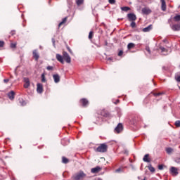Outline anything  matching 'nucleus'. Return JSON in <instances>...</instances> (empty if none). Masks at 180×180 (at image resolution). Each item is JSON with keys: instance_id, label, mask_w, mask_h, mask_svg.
<instances>
[{"instance_id": "1", "label": "nucleus", "mask_w": 180, "mask_h": 180, "mask_svg": "<svg viewBox=\"0 0 180 180\" xmlns=\"http://www.w3.org/2000/svg\"><path fill=\"white\" fill-rule=\"evenodd\" d=\"M86 176V174L84 173V172H79L75 175H73L72 178L74 180H82Z\"/></svg>"}, {"instance_id": "2", "label": "nucleus", "mask_w": 180, "mask_h": 180, "mask_svg": "<svg viewBox=\"0 0 180 180\" xmlns=\"http://www.w3.org/2000/svg\"><path fill=\"white\" fill-rule=\"evenodd\" d=\"M108 150V146L106 144L103 143L100 146H98L96 149V151L98 153H106Z\"/></svg>"}, {"instance_id": "3", "label": "nucleus", "mask_w": 180, "mask_h": 180, "mask_svg": "<svg viewBox=\"0 0 180 180\" xmlns=\"http://www.w3.org/2000/svg\"><path fill=\"white\" fill-rule=\"evenodd\" d=\"M128 20L129 22H134V20H137V16H136V14L133 13H129L127 14Z\"/></svg>"}, {"instance_id": "4", "label": "nucleus", "mask_w": 180, "mask_h": 180, "mask_svg": "<svg viewBox=\"0 0 180 180\" xmlns=\"http://www.w3.org/2000/svg\"><path fill=\"white\" fill-rule=\"evenodd\" d=\"M63 60H65L68 64L71 63V57H70V55H68L67 52H63Z\"/></svg>"}, {"instance_id": "5", "label": "nucleus", "mask_w": 180, "mask_h": 180, "mask_svg": "<svg viewBox=\"0 0 180 180\" xmlns=\"http://www.w3.org/2000/svg\"><path fill=\"white\" fill-rule=\"evenodd\" d=\"M37 92H38V94H43V84L40 83L37 84Z\"/></svg>"}, {"instance_id": "6", "label": "nucleus", "mask_w": 180, "mask_h": 180, "mask_svg": "<svg viewBox=\"0 0 180 180\" xmlns=\"http://www.w3.org/2000/svg\"><path fill=\"white\" fill-rule=\"evenodd\" d=\"M102 170V168L101 167H96L94 168H92L91 172H92V174H98V172H100V171Z\"/></svg>"}, {"instance_id": "7", "label": "nucleus", "mask_w": 180, "mask_h": 180, "mask_svg": "<svg viewBox=\"0 0 180 180\" xmlns=\"http://www.w3.org/2000/svg\"><path fill=\"white\" fill-rule=\"evenodd\" d=\"M178 168L174 167H172L170 168V172L171 174H172L173 175H174L176 176V175H178Z\"/></svg>"}, {"instance_id": "8", "label": "nucleus", "mask_w": 180, "mask_h": 180, "mask_svg": "<svg viewBox=\"0 0 180 180\" xmlns=\"http://www.w3.org/2000/svg\"><path fill=\"white\" fill-rule=\"evenodd\" d=\"M24 82V88H28L29 86H30V81L29 80V78L25 77Z\"/></svg>"}, {"instance_id": "9", "label": "nucleus", "mask_w": 180, "mask_h": 180, "mask_svg": "<svg viewBox=\"0 0 180 180\" xmlns=\"http://www.w3.org/2000/svg\"><path fill=\"white\" fill-rule=\"evenodd\" d=\"M56 59L59 63H61V64H64V56L63 57L61 55L58 53L56 54Z\"/></svg>"}, {"instance_id": "10", "label": "nucleus", "mask_w": 180, "mask_h": 180, "mask_svg": "<svg viewBox=\"0 0 180 180\" xmlns=\"http://www.w3.org/2000/svg\"><path fill=\"white\" fill-rule=\"evenodd\" d=\"M115 130V131H117V133H120V131L123 130V124H122L121 123L118 124Z\"/></svg>"}, {"instance_id": "11", "label": "nucleus", "mask_w": 180, "mask_h": 180, "mask_svg": "<svg viewBox=\"0 0 180 180\" xmlns=\"http://www.w3.org/2000/svg\"><path fill=\"white\" fill-rule=\"evenodd\" d=\"M142 13L144 15H150V13H151V10L148 8H142Z\"/></svg>"}, {"instance_id": "12", "label": "nucleus", "mask_w": 180, "mask_h": 180, "mask_svg": "<svg viewBox=\"0 0 180 180\" xmlns=\"http://www.w3.org/2000/svg\"><path fill=\"white\" fill-rule=\"evenodd\" d=\"M161 1V8H162V11H163L164 12H165V11H167V4L165 3V0H160Z\"/></svg>"}, {"instance_id": "13", "label": "nucleus", "mask_w": 180, "mask_h": 180, "mask_svg": "<svg viewBox=\"0 0 180 180\" xmlns=\"http://www.w3.org/2000/svg\"><path fill=\"white\" fill-rule=\"evenodd\" d=\"M172 30L174 32H178L180 30V25L179 24H175L172 26Z\"/></svg>"}, {"instance_id": "14", "label": "nucleus", "mask_w": 180, "mask_h": 180, "mask_svg": "<svg viewBox=\"0 0 180 180\" xmlns=\"http://www.w3.org/2000/svg\"><path fill=\"white\" fill-rule=\"evenodd\" d=\"M8 96L11 101H13V99H15V91H11L8 94Z\"/></svg>"}, {"instance_id": "15", "label": "nucleus", "mask_w": 180, "mask_h": 180, "mask_svg": "<svg viewBox=\"0 0 180 180\" xmlns=\"http://www.w3.org/2000/svg\"><path fill=\"white\" fill-rule=\"evenodd\" d=\"M152 29H153V25H149L148 27L143 29V32H144L145 33H147L150 30H152Z\"/></svg>"}, {"instance_id": "16", "label": "nucleus", "mask_w": 180, "mask_h": 180, "mask_svg": "<svg viewBox=\"0 0 180 180\" xmlns=\"http://www.w3.org/2000/svg\"><path fill=\"white\" fill-rule=\"evenodd\" d=\"M53 78L54 82H56V84H58V82H60V75H53Z\"/></svg>"}, {"instance_id": "17", "label": "nucleus", "mask_w": 180, "mask_h": 180, "mask_svg": "<svg viewBox=\"0 0 180 180\" xmlns=\"http://www.w3.org/2000/svg\"><path fill=\"white\" fill-rule=\"evenodd\" d=\"M150 156V155L146 154L144 155L143 160L144 161V162H150L151 160H150V158H148Z\"/></svg>"}, {"instance_id": "18", "label": "nucleus", "mask_w": 180, "mask_h": 180, "mask_svg": "<svg viewBox=\"0 0 180 180\" xmlns=\"http://www.w3.org/2000/svg\"><path fill=\"white\" fill-rule=\"evenodd\" d=\"M33 57L36 60V61H37V60H39V53H37V50H34L33 51Z\"/></svg>"}, {"instance_id": "19", "label": "nucleus", "mask_w": 180, "mask_h": 180, "mask_svg": "<svg viewBox=\"0 0 180 180\" xmlns=\"http://www.w3.org/2000/svg\"><path fill=\"white\" fill-rule=\"evenodd\" d=\"M80 102L82 103L83 106H86L89 103L88 100L83 98L80 101Z\"/></svg>"}, {"instance_id": "20", "label": "nucleus", "mask_w": 180, "mask_h": 180, "mask_svg": "<svg viewBox=\"0 0 180 180\" xmlns=\"http://www.w3.org/2000/svg\"><path fill=\"white\" fill-rule=\"evenodd\" d=\"M166 152L167 154H172V153H174V149H172V148H167Z\"/></svg>"}, {"instance_id": "21", "label": "nucleus", "mask_w": 180, "mask_h": 180, "mask_svg": "<svg viewBox=\"0 0 180 180\" xmlns=\"http://www.w3.org/2000/svg\"><path fill=\"white\" fill-rule=\"evenodd\" d=\"M121 11H123L124 12H127L130 11V7L124 6L120 8Z\"/></svg>"}, {"instance_id": "22", "label": "nucleus", "mask_w": 180, "mask_h": 180, "mask_svg": "<svg viewBox=\"0 0 180 180\" xmlns=\"http://www.w3.org/2000/svg\"><path fill=\"white\" fill-rule=\"evenodd\" d=\"M76 4L77 6H81L84 4V0H76Z\"/></svg>"}, {"instance_id": "23", "label": "nucleus", "mask_w": 180, "mask_h": 180, "mask_svg": "<svg viewBox=\"0 0 180 180\" xmlns=\"http://www.w3.org/2000/svg\"><path fill=\"white\" fill-rule=\"evenodd\" d=\"M62 162H63V164H68V162H69V160L67 158L63 157L62 158Z\"/></svg>"}, {"instance_id": "24", "label": "nucleus", "mask_w": 180, "mask_h": 180, "mask_svg": "<svg viewBox=\"0 0 180 180\" xmlns=\"http://www.w3.org/2000/svg\"><path fill=\"white\" fill-rule=\"evenodd\" d=\"M174 20L175 22H179L180 21V15H176L174 17Z\"/></svg>"}, {"instance_id": "25", "label": "nucleus", "mask_w": 180, "mask_h": 180, "mask_svg": "<svg viewBox=\"0 0 180 180\" xmlns=\"http://www.w3.org/2000/svg\"><path fill=\"white\" fill-rule=\"evenodd\" d=\"M148 168L149 171H150V172H155V169L153 166L149 165L148 167Z\"/></svg>"}, {"instance_id": "26", "label": "nucleus", "mask_w": 180, "mask_h": 180, "mask_svg": "<svg viewBox=\"0 0 180 180\" xmlns=\"http://www.w3.org/2000/svg\"><path fill=\"white\" fill-rule=\"evenodd\" d=\"M65 22H67V17H65L64 18H63L62 22L59 23L58 27H60V26H61L63 23H65Z\"/></svg>"}, {"instance_id": "27", "label": "nucleus", "mask_w": 180, "mask_h": 180, "mask_svg": "<svg viewBox=\"0 0 180 180\" xmlns=\"http://www.w3.org/2000/svg\"><path fill=\"white\" fill-rule=\"evenodd\" d=\"M131 27H132V29H134V27H136V22L132 21L130 24Z\"/></svg>"}, {"instance_id": "28", "label": "nucleus", "mask_w": 180, "mask_h": 180, "mask_svg": "<svg viewBox=\"0 0 180 180\" xmlns=\"http://www.w3.org/2000/svg\"><path fill=\"white\" fill-rule=\"evenodd\" d=\"M92 37H94V32L91 31L89 34V40H91V39H92Z\"/></svg>"}, {"instance_id": "29", "label": "nucleus", "mask_w": 180, "mask_h": 180, "mask_svg": "<svg viewBox=\"0 0 180 180\" xmlns=\"http://www.w3.org/2000/svg\"><path fill=\"white\" fill-rule=\"evenodd\" d=\"M108 2L110 5H115L116 4V0H108Z\"/></svg>"}, {"instance_id": "30", "label": "nucleus", "mask_w": 180, "mask_h": 180, "mask_svg": "<svg viewBox=\"0 0 180 180\" xmlns=\"http://www.w3.org/2000/svg\"><path fill=\"white\" fill-rule=\"evenodd\" d=\"M20 103L21 106H25V105H26V101H25L24 100H21L20 101Z\"/></svg>"}, {"instance_id": "31", "label": "nucleus", "mask_w": 180, "mask_h": 180, "mask_svg": "<svg viewBox=\"0 0 180 180\" xmlns=\"http://www.w3.org/2000/svg\"><path fill=\"white\" fill-rule=\"evenodd\" d=\"M176 127H180V120H177L175 122Z\"/></svg>"}, {"instance_id": "32", "label": "nucleus", "mask_w": 180, "mask_h": 180, "mask_svg": "<svg viewBox=\"0 0 180 180\" xmlns=\"http://www.w3.org/2000/svg\"><path fill=\"white\" fill-rule=\"evenodd\" d=\"M41 82H46V77L44 76V74L41 75Z\"/></svg>"}, {"instance_id": "33", "label": "nucleus", "mask_w": 180, "mask_h": 180, "mask_svg": "<svg viewBox=\"0 0 180 180\" xmlns=\"http://www.w3.org/2000/svg\"><path fill=\"white\" fill-rule=\"evenodd\" d=\"M53 66H48L46 70H48V71H53Z\"/></svg>"}, {"instance_id": "34", "label": "nucleus", "mask_w": 180, "mask_h": 180, "mask_svg": "<svg viewBox=\"0 0 180 180\" xmlns=\"http://www.w3.org/2000/svg\"><path fill=\"white\" fill-rule=\"evenodd\" d=\"M159 51H161V53H164V51H165V48L162 46L160 47Z\"/></svg>"}, {"instance_id": "35", "label": "nucleus", "mask_w": 180, "mask_h": 180, "mask_svg": "<svg viewBox=\"0 0 180 180\" xmlns=\"http://www.w3.org/2000/svg\"><path fill=\"white\" fill-rule=\"evenodd\" d=\"M123 56V50H120L118 53V56L122 57Z\"/></svg>"}, {"instance_id": "36", "label": "nucleus", "mask_w": 180, "mask_h": 180, "mask_svg": "<svg viewBox=\"0 0 180 180\" xmlns=\"http://www.w3.org/2000/svg\"><path fill=\"white\" fill-rule=\"evenodd\" d=\"M177 164H180V156L179 157H177L175 160Z\"/></svg>"}, {"instance_id": "37", "label": "nucleus", "mask_w": 180, "mask_h": 180, "mask_svg": "<svg viewBox=\"0 0 180 180\" xmlns=\"http://www.w3.org/2000/svg\"><path fill=\"white\" fill-rule=\"evenodd\" d=\"M175 79L177 81V82H180V76H176Z\"/></svg>"}, {"instance_id": "38", "label": "nucleus", "mask_w": 180, "mask_h": 180, "mask_svg": "<svg viewBox=\"0 0 180 180\" xmlns=\"http://www.w3.org/2000/svg\"><path fill=\"white\" fill-rule=\"evenodd\" d=\"M146 50L148 51V53L150 54L151 52L150 51V47L146 46Z\"/></svg>"}, {"instance_id": "39", "label": "nucleus", "mask_w": 180, "mask_h": 180, "mask_svg": "<svg viewBox=\"0 0 180 180\" xmlns=\"http://www.w3.org/2000/svg\"><path fill=\"white\" fill-rule=\"evenodd\" d=\"M158 169L162 170V169H164V166H162V165H160L158 166Z\"/></svg>"}, {"instance_id": "40", "label": "nucleus", "mask_w": 180, "mask_h": 180, "mask_svg": "<svg viewBox=\"0 0 180 180\" xmlns=\"http://www.w3.org/2000/svg\"><path fill=\"white\" fill-rule=\"evenodd\" d=\"M5 42L4 41H0V46H4Z\"/></svg>"}, {"instance_id": "41", "label": "nucleus", "mask_w": 180, "mask_h": 180, "mask_svg": "<svg viewBox=\"0 0 180 180\" xmlns=\"http://www.w3.org/2000/svg\"><path fill=\"white\" fill-rule=\"evenodd\" d=\"M133 46H127V49H128V50H131V49H133Z\"/></svg>"}, {"instance_id": "42", "label": "nucleus", "mask_w": 180, "mask_h": 180, "mask_svg": "<svg viewBox=\"0 0 180 180\" xmlns=\"http://www.w3.org/2000/svg\"><path fill=\"white\" fill-rule=\"evenodd\" d=\"M4 82H5L6 84H8V82H9V80L8 79H4Z\"/></svg>"}, {"instance_id": "43", "label": "nucleus", "mask_w": 180, "mask_h": 180, "mask_svg": "<svg viewBox=\"0 0 180 180\" xmlns=\"http://www.w3.org/2000/svg\"><path fill=\"white\" fill-rule=\"evenodd\" d=\"M120 171H122V169L119 168L115 170V172H120Z\"/></svg>"}, {"instance_id": "44", "label": "nucleus", "mask_w": 180, "mask_h": 180, "mask_svg": "<svg viewBox=\"0 0 180 180\" xmlns=\"http://www.w3.org/2000/svg\"><path fill=\"white\" fill-rule=\"evenodd\" d=\"M68 51H70V53L71 54H72V52L71 51V49H70V47H68Z\"/></svg>"}, {"instance_id": "45", "label": "nucleus", "mask_w": 180, "mask_h": 180, "mask_svg": "<svg viewBox=\"0 0 180 180\" xmlns=\"http://www.w3.org/2000/svg\"><path fill=\"white\" fill-rule=\"evenodd\" d=\"M155 96H158L160 95H161V93H158V94H154Z\"/></svg>"}, {"instance_id": "46", "label": "nucleus", "mask_w": 180, "mask_h": 180, "mask_svg": "<svg viewBox=\"0 0 180 180\" xmlns=\"http://www.w3.org/2000/svg\"><path fill=\"white\" fill-rule=\"evenodd\" d=\"M127 46H134V44H133V43H129V44H127Z\"/></svg>"}, {"instance_id": "47", "label": "nucleus", "mask_w": 180, "mask_h": 180, "mask_svg": "<svg viewBox=\"0 0 180 180\" xmlns=\"http://www.w3.org/2000/svg\"><path fill=\"white\" fill-rule=\"evenodd\" d=\"M112 58H107V60H108V61H112Z\"/></svg>"}, {"instance_id": "48", "label": "nucleus", "mask_w": 180, "mask_h": 180, "mask_svg": "<svg viewBox=\"0 0 180 180\" xmlns=\"http://www.w3.org/2000/svg\"><path fill=\"white\" fill-rule=\"evenodd\" d=\"M11 49H13V50H15V49H16V46H12Z\"/></svg>"}, {"instance_id": "49", "label": "nucleus", "mask_w": 180, "mask_h": 180, "mask_svg": "<svg viewBox=\"0 0 180 180\" xmlns=\"http://www.w3.org/2000/svg\"><path fill=\"white\" fill-rule=\"evenodd\" d=\"M16 44H17L16 43H11V46H16Z\"/></svg>"}, {"instance_id": "50", "label": "nucleus", "mask_w": 180, "mask_h": 180, "mask_svg": "<svg viewBox=\"0 0 180 180\" xmlns=\"http://www.w3.org/2000/svg\"><path fill=\"white\" fill-rule=\"evenodd\" d=\"M52 41H53V46H54V44H56V41H54V39H52Z\"/></svg>"}, {"instance_id": "51", "label": "nucleus", "mask_w": 180, "mask_h": 180, "mask_svg": "<svg viewBox=\"0 0 180 180\" xmlns=\"http://www.w3.org/2000/svg\"><path fill=\"white\" fill-rule=\"evenodd\" d=\"M163 41H164V42L166 41V44H168V41H167V39H164Z\"/></svg>"}, {"instance_id": "52", "label": "nucleus", "mask_w": 180, "mask_h": 180, "mask_svg": "<svg viewBox=\"0 0 180 180\" xmlns=\"http://www.w3.org/2000/svg\"><path fill=\"white\" fill-rule=\"evenodd\" d=\"M2 47H4V46H0V50H2Z\"/></svg>"}, {"instance_id": "53", "label": "nucleus", "mask_w": 180, "mask_h": 180, "mask_svg": "<svg viewBox=\"0 0 180 180\" xmlns=\"http://www.w3.org/2000/svg\"><path fill=\"white\" fill-rule=\"evenodd\" d=\"M125 154H129V152H127V151H125Z\"/></svg>"}, {"instance_id": "54", "label": "nucleus", "mask_w": 180, "mask_h": 180, "mask_svg": "<svg viewBox=\"0 0 180 180\" xmlns=\"http://www.w3.org/2000/svg\"><path fill=\"white\" fill-rule=\"evenodd\" d=\"M11 34H13V33H11Z\"/></svg>"}, {"instance_id": "55", "label": "nucleus", "mask_w": 180, "mask_h": 180, "mask_svg": "<svg viewBox=\"0 0 180 180\" xmlns=\"http://www.w3.org/2000/svg\"><path fill=\"white\" fill-rule=\"evenodd\" d=\"M179 89H180V86H179Z\"/></svg>"}]
</instances>
